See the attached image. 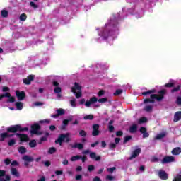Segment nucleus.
<instances>
[{
    "label": "nucleus",
    "mask_w": 181,
    "mask_h": 181,
    "mask_svg": "<svg viewBox=\"0 0 181 181\" xmlns=\"http://www.w3.org/2000/svg\"><path fill=\"white\" fill-rule=\"evenodd\" d=\"M98 144H100V141H96L93 144H90V147L91 148H95V146H97V145H98Z\"/></svg>",
    "instance_id": "5fc2aeb1"
},
{
    "label": "nucleus",
    "mask_w": 181,
    "mask_h": 181,
    "mask_svg": "<svg viewBox=\"0 0 181 181\" xmlns=\"http://www.w3.org/2000/svg\"><path fill=\"white\" fill-rule=\"evenodd\" d=\"M28 145L30 148H36L37 146V143L35 139L30 140V142L28 143Z\"/></svg>",
    "instance_id": "4be33fe9"
},
{
    "label": "nucleus",
    "mask_w": 181,
    "mask_h": 181,
    "mask_svg": "<svg viewBox=\"0 0 181 181\" xmlns=\"http://www.w3.org/2000/svg\"><path fill=\"white\" fill-rule=\"evenodd\" d=\"M15 105H16L17 110H21L23 108V103H22L21 102L16 103Z\"/></svg>",
    "instance_id": "bb28decb"
},
{
    "label": "nucleus",
    "mask_w": 181,
    "mask_h": 181,
    "mask_svg": "<svg viewBox=\"0 0 181 181\" xmlns=\"http://www.w3.org/2000/svg\"><path fill=\"white\" fill-rule=\"evenodd\" d=\"M8 91H9V88L8 86L3 87V89H2L3 93H6Z\"/></svg>",
    "instance_id": "69168bd1"
},
{
    "label": "nucleus",
    "mask_w": 181,
    "mask_h": 181,
    "mask_svg": "<svg viewBox=\"0 0 181 181\" xmlns=\"http://www.w3.org/2000/svg\"><path fill=\"white\" fill-rule=\"evenodd\" d=\"M122 135H124V132L121 130L116 132V136H122Z\"/></svg>",
    "instance_id": "603ef678"
},
{
    "label": "nucleus",
    "mask_w": 181,
    "mask_h": 181,
    "mask_svg": "<svg viewBox=\"0 0 181 181\" xmlns=\"http://www.w3.org/2000/svg\"><path fill=\"white\" fill-rule=\"evenodd\" d=\"M7 132L0 134V142H4L6 138H12L13 134L16 132H23L25 131H29V127H22L21 124L12 125L6 128Z\"/></svg>",
    "instance_id": "f257e3e1"
},
{
    "label": "nucleus",
    "mask_w": 181,
    "mask_h": 181,
    "mask_svg": "<svg viewBox=\"0 0 181 181\" xmlns=\"http://www.w3.org/2000/svg\"><path fill=\"white\" fill-rule=\"evenodd\" d=\"M90 104H95V103H97V101H98V98H97V97L94 96L90 98L89 100Z\"/></svg>",
    "instance_id": "2f4dec72"
},
{
    "label": "nucleus",
    "mask_w": 181,
    "mask_h": 181,
    "mask_svg": "<svg viewBox=\"0 0 181 181\" xmlns=\"http://www.w3.org/2000/svg\"><path fill=\"white\" fill-rule=\"evenodd\" d=\"M30 5L32 8H34V9L39 8V6L36 5V4H35L33 1H30Z\"/></svg>",
    "instance_id": "de8ad7c7"
},
{
    "label": "nucleus",
    "mask_w": 181,
    "mask_h": 181,
    "mask_svg": "<svg viewBox=\"0 0 181 181\" xmlns=\"http://www.w3.org/2000/svg\"><path fill=\"white\" fill-rule=\"evenodd\" d=\"M22 160H24V166H25V168H29V163L33 162L35 158L29 155H24L22 157Z\"/></svg>",
    "instance_id": "0eeeda50"
},
{
    "label": "nucleus",
    "mask_w": 181,
    "mask_h": 181,
    "mask_svg": "<svg viewBox=\"0 0 181 181\" xmlns=\"http://www.w3.org/2000/svg\"><path fill=\"white\" fill-rule=\"evenodd\" d=\"M167 93L168 90H166V89H162L158 92V94H151L150 99L146 98L144 100V104H148V103H155V100L160 102L165 98V95H166Z\"/></svg>",
    "instance_id": "f03ea898"
},
{
    "label": "nucleus",
    "mask_w": 181,
    "mask_h": 181,
    "mask_svg": "<svg viewBox=\"0 0 181 181\" xmlns=\"http://www.w3.org/2000/svg\"><path fill=\"white\" fill-rule=\"evenodd\" d=\"M100 124H94L93 125V132L92 135L93 136H98L100 135Z\"/></svg>",
    "instance_id": "9d476101"
},
{
    "label": "nucleus",
    "mask_w": 181,
    "mask_h": 181,
    "mask_svg": "<svg viewBox=\"0 0 181 181\" xmlns=\"http://www.w3.org/2000/svg\"><path fill=\"white\" fill-rule=\"evenodd\" d=\"M122 93H124L122 89H117L116 91L113 93V95H121Z\"/></svg>",
    "instance_id": "72a5a7b5"
},
{
    "label": "nucleus",
    "mask_w": 181,
    "mask_h": 181,
    "mask_svg": "<svg viewBox=\"0 0 181 181\" xmlns=\"http://www.w3.org/2000/svg\"><path fill=\"white\" fill-rule=\"evenodd\" d=\"M114 126L112 125H108V130H109V132H114Z\"/></svg>",
    "instance_id": "13d9d810"
},
{
    "label": "nucleus",
    "mask_w": 181,
    "mask_h": 181,
    "mask_svg": "<svg viewBox=\"0 0 181 181\" xmlns=\"http://www.w3.org/2000/svg\"><path fill=\"white\" fill-rule=\"evenodd\" d=\"M69 120L65 119L63 120L62 124L63 125H64V127H67L69 125Z\"/></svg>",
    "instance_id": "bf43d9fd"
},
{
    "label": "nucleus",
    "mask_w": 181,
    "mask_h": 181,
    "mask_svg": "<svg viewBox=\"0 0 181 181\" xmlns=\"http://www.w3.org/2000/svg\"><path fill=\"white\" fill-rule=\"evenodd\" d=\"M15 101H16L15 97L11 95V97H8V100H7V103H15Z\"/></svg>",
    "instance_id": "49530a36"
},
{
    "label": "nucleus",
    "mask_w": 181,
    "mask_h": 181,
    "mask_svg": "<svg viewBox=\"0 0 181 181\" xmlns=\"http://www.w3.org/2000/svg\"><path fill=\"white\" fill-rule=\"evenodd\" d=\"M141 134H143V138H149V133L148 132V130L146 129V127H141L139 129Z\"/></svg>",
    "instance_id": "dca6fc26"
},
{
    "label": "nucleus",
    "mask_w": 181,
    "mask_h": 181,
    "mask_svg": "<svg viewBox=\"0 0 181 181\" xmlns=\"http://www.w3.org/2000/svg\"><path fill=\"white\" fill-rule=\"evenodd\" d=\"M70 104H71V107H76V99L71 100Z\"/></svg>",
    "instance_id": "4d7b16f0"
},
{
    "label": "nucleus",
    "mask_w": 181,
    "mask_h": 181,
    "mask_svg": "<svg viewBox=\"0 0 181 181\" xmlns=\"http://www.w3.org/2000/svg\"><path fill=\"white\" fill-rule=\"evenodd\" d=\"M79 135H80V136L86 137V136H87V132L84 130H81L79 132Z\"/></svg>",
    "instance_id": "a18cd8bd"
},
{
    "label": "nucleus",
    "mask_w": 181,
    "mask_h": 181,
    "mask_svg": "<svg viewBox=\"0 0 181 181\" xmlns=\"http://www.w3.org/2000/svg\"><path fill=\"white\" fill-rule=\"evenodd\" d=\"M117 169V168L115 167H112L110 168H107V170L110 173H112L114 172V170H115Z\"/></svg>",
    "instance_id": "864d4df0"
},
{
    "label": "nucleus",
    "mask_w": 181,
    "mask_h": 181,
    "mask_svg": "<svg viewBox=\"0 0 181 181\" xmlns=\"http://www.w3.org/2000/svg\"><path fill=\"white\" fill-rule=\"evenodd\" d=\"M95 170V166L93 165H88V170L89 172H93Z\"/></svg>",
    "instance_id": "79ce46f5"
},
{
    "label": "nucleus",
    "mask_w": 181,
    "mask_h": 181,
    "mask_svg": "<svg viewBox=\"0 0 181 181\" xmlns=\"http://www.w3.org/2000/svg\"><path fill=\"white\" fill-rule=\"evenodd\" d=\"M117 148V144L112 143L110 144V149H115Z\"/></svg>",
    "instance_id": "680f3d73"
},
{
    "label": "nucleus",
    "mask_w": 181,
    "mask_h": 181,
    "mask_svg": "<svg viewBox=\"0 0 181 181\" xmlns=\"http://www.w3.org/2000/svg\"><path fill=\"white\" fill-rule=\"evenodd\" d=\"M9 15V12L5 9L1 11V17L2 18H8V16Z\"/></svg>",
    "instance_id": "cd10ccee"
},
{
    "label": "nucleus",
    "mask_w": 181,
    "mask_h": 181,
    "mask_svg": "<svg viewBox=\"0 0 181 181\" xmlns=\"http://www.w3.org/2000/svg\"><path fill=\"white\" fill-rule=\"evenodd\" d=\"M164 87H165V88H172L175 87V83H168L165 84Z\"/></svg>",
    "instance_id": "c9c22d12"
},
{
    "label": "nucleus",
    "mask_w": 181,
    "mask_h": 181,
    "mask_svg": "<svg viewBox=\"0 0 181 181\" xmlns=\"http://www.w3.org/2000/svg\"><path fill=\"white\" fill-rule=\"evenodd\" d=\"M71 93L75 94L76 98L78 99L81 98L82 95L81 93V86L77 82L74 83V86L71 88Z\"/></svg>",
    "instance_id": "20e7f679"
},
{
    "label": "nucleus",
    "mask_w": 181,
    "mask_h": 181,
    "mask_svg": "<svg viewBox=\"0 0 181 181\" xmlns=\"http://www.w3.org/2000/svg\"><path fill=\"white\" fill-rule=\"evenodd\" d=\"M33 80H35V76L33 75H29L27 76L26 78H24L23 80L24 84H25L26 86H30V83H32V81H33Z\"/></svg>",
    "instance_id": "ddd939ff"
},
{
    "label": "nucleus",
    "mask_w": 181,
    "mask_h": 181,
    "mask_svg": "<svg viewBox=\"0 0 181 181\" xmlns=\"http://www.w3.org/2000/svg\"><path fill=\"white\" fill-rule=\"evenodd\" d=\"M18 152L21 153V155H25V153L28 152V150L25 148V146H21L18 147Z\"/></svg>",
    "instance_id": "412c9836"
},
{
    "label": "nucleus",
    "mask_w": 181,
    "mask_h": 181,
    "mask_svg": "<svg viewBox=\"0 0 181 181\" xmlns=\"http://www.w3.org/2000/svg\"><path fill=\"white\" fill-rule=\"evenodd\" d=\"M16 135L19 138L21 142H28L30 139L28 134L17 133Z\"/></svg>",
    "instance_id": "9b49d317"
},
{
    "label": "nucleus",
    "mask_w": 181,
    "mask_h": 181,
    "mask_svg": "<svg viewBox=\"0 0 181 181\" xmlns=\"http://www.w3.org/2000/svg\"><path fill=\"white\" fill-rule=\"evenodd\" d=\"M112 35H114V30H110V24H106L105 29L102 31V37L108 39V37L112 36Z\"/></svg>",
    "instance_id": "39448f33"
},
{
    "label": "nucleus",
    "mask_w": 181,
    "mask_h": 181,
    "mask_svg": "<svg viewBox=\"0 0 181 181\" xmlns=\"http://www.w3.org/2000/svg\"><path fill=\"white\" fill-rule=\"evenodd\" d=\"M70 141H71V139H70V133H64L59 134L58 139L55 140V144H59L60 146H63V142L69 144Z\"/></svg>",
    "instance_id": "7ed1b4c3"
},
{
    "label": "nucleus",
    "mask_w": 181,
    "mask_h": 181,
    "mask_svg": "<svg viewBox=\"0 0 181 181\" xmlns=\"http://www.w3.org/2000/svg\"><path fill=\"white\" fill-rule=\"evenodd\" d=\"M165 136H166V134L165 133H160L156 135V136L155 137V139L156 140L163 139V138H165Z\"/></svg>",
    "instance_id": "a878e982"
},
{
    "label": "nucleus",
    "mask_w": 181,
    "mask_h": 181,
    "mask_svg": "<svg viewBox=\"0 0 181 181\" xmlns=\"http://www.w3.org/2000/svg\"><path fill=\"white\" fill-rule=\"evenodd\" d=\"M98 103H100V104H104V103H107L108 101V99L107 98H103L98 100Z\"/></svg>",
    "instance_id": "58836bf2"
},
{
    "label": "nucleus",
    "mask_w": 181,
    "mask_h": 181,
    "mask_svg": "<svg viewBox=\"0 0 181 181\" xmlns=\"http://www.w3.org/2000/svg\"><path fill=\"white\" fill-rule=\"evenodd\" d=\"M158 177L161 180H168L169 179V175H168V173L165 170H160L158 173Z\"/></svg>",
    "instance_id": "6e6552de"
},
{
    "label": "nucleus",
    "mask_w": 181,
    "mask_h": 181,
    "mask_svg": "<svg viewBox=\"0 0 181 181\" xmlns=\"http://www.w3.org/2000/svg\"><path fill=\"white\" fill-rule=\"evenodd\" d=\"M131 139H132V136H126L123 141V144H127V142H129Z\"/></svg>",
    "instance_id": "473e14b6"
},
{
    "label": "nucleus",
    "mask_w": 181,
    "mask_h": 181,
    "mask_svg": "<svg viewBox=\"0 0 181 181\" xmlns=\"http://www.w3.org/2000/svg\"><path fill=\"white\" fill-rule=\"evenodd\" d=\"M72 149H79L81 151V149H84V145L81 143H76L75 145H71V146Z\"/></svg>",
    "instance_id": "f3484780"
},
{
    "label": "nucleus",
    "mask_w": 181,
    "mask_h": 181,
    "mask_svg": "<svg viewBox=\"0 0 181 181\" xmlns=\"http://www.w3.org/2000/svg\"><path fill=\"white\" fill-rule=\"evenodd\" d=\"M11 175H13L16 177H19V172H18V170L16 168H11Z\"/></svg>",
    "instance_id": "5701e85b"
},
{
    "label": "nucleus",
    "mask_w": 181,
    "mask_h": 181,
    "mask_svg": "<svg viewBox=\"0 0 181 181\" xmlns=\"http://www.w3.org/2000/svg\"><path fill=\"white\" fill-rule=\"evenodd\" d=\"M16 95L19 101H23V100H25V97H26V93H25V91L16 90Z\"/></svg>",
    "instance_id": "f8f14e48"
},
{
    "label": "nucleus",
    "mask_w": 181,
    "mask_h": 181,
    "mask_svg": "<svg viewBox=\"0 0 181 181\" xmlns=\"http://www.w3.org/2000/svg\"><path fill=\"white\" fill-rule=\"evenodd\" d=\"M136 131H138V126L136 124H132L129 129L130 134H135Z\"/></svg>",
    "instance_id": "6ab92c4d"
},
{
    "label": "nucleus",
    "mask_w": 181,
    "mask_h": 181,
    "mask_svg": "<svg viewBox=\"0 0 181 181\" xmlns=\"http://www.w3.org/2000/svg\"><path fill=\"white\" fill-rule=\"evenodd\" d=\"M181 119V111L176 112L174 115V122H177L180 121Z\"/></svg>",
    "instance_id": "a211bd4d"
},
{
    "label": "nucleus",
    "mask_w": 181,
    "mask_h": 181,
    "mask_svg": "<svg viewBox=\"0 0 181 181\" xmlns=\"http://www.w3.org/2000/svg\"><path fill=\"white\" fill-rule=\"evenodd\" d=\"M43 165H45V166H46V168H49V166H50V165H52V163H50V161L47 160V161H42Z\"/></svg>",
    "instance_id": "09e8293b"
},
{
    "label": "nucleus",
    "mask_w": 181,
    "mask_h": 181,
    "mask_svg": "<svg viewBox=\"0 0 181 181\" xmlns=\"http://www.w3.org/2000/svg\"><path fill=\"white\" fill-rule=\"evenodd\" d=\"M145 122H148V119L145 117H141L138 121L139 124H145Z\"/></svg>",
    "instance_id": "c756f323"
},
{
    "label": "nucleus",
    "mask_w": 181,
    "mask_h": 181,
    "mask_svg": "<svg viewBox=\"0 0 181 181\" xmlns=\"http://www.w3.org/2000/svg\"><path fill=\"white\" fill-rule=\"evenodd\" d=\"M90 158L95 162H100V160H101V156H97L95 152L90 153Z\"/></svg>",
    "instance_id": "2eb2a0df"
},
{
    "label": "nucleus",
    "mask_w": 181,
    "mask_h": 181,
    "mask_svg": "<svg viewBox=\"0 0 181 181\" xmlns=\"http://www.w3.org/2000/svg\"><path fill=\"white\" fill-rule=\"evenodd\" d=\"M40 124L39 123H35L34 124L31 125V130L30 134L32 135H42V132H39L41 129Z\"/></svg>",
    "instance_id": "423d86ee"
},
{
    "label": "nucleus",
    "mask_w": 181,
    "mask_h": 181,
    "mask_svg": "<svg viewBox=\"0 0 181 181\" xmlns=\"http://www.w3.org/2000/svg\"><path fill=\"white\" fill-rule=\"evenodd\" d=\"M171 162H175V157L166 156L161 160V163H163V165L171 163Z\"/></svg>",
    "instance_id": "1a4fd4ad"
},
{
    "label": "nucleus",
    "mask_w": 181,
    "mask_h": 181,
    "mask_svg": "<svg viewBox=\"0 0 181 181\" xmlns=\"http://www.w3.org/2000/svg\"><path fill=\"white\" fill-rule=\"evenodd\" d=\"M179 90H180V85H178L177 87L173 88L171 90V93H177V91H179Z\"/></svg>",
    "instance_id": "c03bdc74"
},
{
    "label": "nucleus",
    "mask_w": 181,
    "mask_h": 181,
    "mask_svg": "<svg viewBox=\"0 0 181 181\" xmlns=\"http://www.w3.org/2000/svg\"><path fill=\"white\" fill-rule=\"evenodd\" d=\"M4 163L5 165H11V159L9 158H6L4 160Z\"/></svg>",
    "instance_id": "e2e57ef3"
},
{
    "label": "nucleus",
    "mask_w": 181,
    "mask_h": 181,
    "mask_svg": "<svg viewBox=\"0 0 181 181\" xmlns=\"http://www.w3.org/2000/svg\"><path fill=\"white\" fill-rule=\"evenodd\" d=\"M78 159H81V156L76 155L71 158V161L76 162V160H78Z\"/></svg>",
    "instance_id": "7c9ffc66"
},
{
    "label": "nucleus",
    "mask_w": 181,
    "mask_h": 181,
    "mask_svg": "<svg viewBox=\"0 0 181 181\" xmlns=\"http://www.w3.org/2000/svg\"><path fill=\"white\" fill-rule=\"evenodd\" d=\"M83 119H85V121H93V119H94V115H87L86 116L83 117Z\"/></svg>",
    "instance_id": "b1692460"
},
{
    "label": "nucleus",
    "mask_w": 181,
    "mask_h": 181,
    "mask_svg": "<svg viewBox=\"0 0 181 181\" xmlns=\"http://www.w3.org/2000/svg\"><path fill=\"white\" fill-rule=\"evenodd\" d=\"M115 177L111 175H107L106 176V180L112 181L114 180Z\"/></svg>",
    "instance_id": "052dcab7"
},
{
    "label": "nucleus",
    "mask_w": 181,
    "mask_h": 181,
    "mask_svg": "<svg viewBox=\"0 0 181 181\" xmlns=\"http://www.w3.org/2000/svg\"><path fill=\"white\" fill-rule=\"evenodd\" d=\"M57 149L54 147H51L49 148V149L48 150V153H49V155H53V153H54V152H56Z\"/></svg>",
    "instance_id": "4c0bfd02"
},
{
    "label": "nucleus",
    "mask_w": 181,
    "mask_h": 181,
    "mask_svg": "<svg viewBox=\"0 0 181 181\" xmlns=\"http://www.w3.org/2000/svg\"><path fill=\"white\" fill-rule=\"evenodd\" d=\"M6 171L2 170H0V179L1 177H4V176H6Z\"/></svg>",
    "instance_id": "3c124183"
},
{
    "label": "nucleus",
    "mask_w": 181,
    "mask_h": 181,
    "mask_svg": "<svg viewBox=\"0 0 181 181\" xmlns=\"http://www.w3.org/2000/svg\"><path fill=\"white\" fill-rule=\"evenodd\" d=\"M153 93H156V89H151L146 92L142 93V95H148V94H153Z\"/></svg>",
    "instance_id": "393cba45"
},
{
    "label": "nucleus",
    "mask_w": 181,
    "mask_h": 181,
    "mask_svg": "<svg viewBox=\"0 0 181 181\" xmlns=\"http://www.w3.org/2000/svg\"><path fill=\"white\" fill-rule=\"evenodd\" d=\"M104 94H105V90H99V92L98 93V95L99 97H103V95H104Z\"/></svg>",
    "instance_id": "8fccbe9b"
},
{
    "label": "nucleus",
    "mask_w": 181,
    "mask_h": 181,
    "mask_svg": "<svg viewBox=\"0 0 181 181\" xmlns=\"http://www.w3.org/2000/svg\"><path fill=\"white\" fill-rule=\"evenodd\" d=\"M8 146H13V145H15V144H16V141H15L14 139H11L10 141H8Z\"/></svg>",
    "instance_id": "a19ab883"
},
{
    "label": "nucleus",
    "mask_w": 181,
    "mask_h": 181,
    "mask_svg": "<svg viewBox=\"0 0 181 181\" xmlns=\"http://www.w3.org/2000/svg\"><path fill=\"white\" fill-rule=\"evenodd\" d=\"M172 155H180L181 153V148L180 147H176L171 151Z\"/></svg>",
    "instance_id": "aec40b11"
},
{
    "label": "nucleus",
    "mask_w": 181,
    "mask_h": 181,
    "mask_svg": "<svg viewBox=\"0 0 181 181\" xmlns=\"http://www.w3.org/2000/svg\"><path fill=\"white\" fill-rule=\"evenodd\" d=\"M152 110H153L152 105H146L144 107V110H146V112H151V111H152Z\"/></svg>",
    "instance_id": "e433bc0d"
},
{
    "label": "nucleus",
    "mask_w": 181,
    "mask_h": 181,
    "mask_svg": "<svg viewBox=\"0 0 181 181\" xmlns=\"http://www.w3.org/2000/svg\"><path fill=\"white\" fill-rule=\"evenodd\" d=\"M83 176L81 175H77L76 177H75V179L76 180L78 181V180H81Z\"/></svg>",
    "instance_id": "338daca9"
},
{
    "label": "nucleus",
    "mask_w": 181,
    "mask_h": 181,
    "mask_svg": "<svg viewBox=\"0 0 181 181\" xmlns=\"http://www.w3.org/2000/svg\"><path fill=\"white\" fill-rule=\"evenodd\" d=\"M173 181H181V175H177Z\"/></svg>",
    "instance_id": "6e6d98bb"
},
{
    "label": "nucleus",
    "mask_w": 181,
    "mask_h": 181,
    "mask_svg": "<svg viewBox=\"0 0 181 181\" xmlns=\"http://www.w3.org/2000/svg\"><path fill=\"white\" fill-rule=\"evenodd\" d=\"M139 153H141V148L135 149L132 156L129 158V160H132V159H135V158L139 156Z\"/></svg>",
    "instance_id": "4468645a"
},
{
    "label": "nucleus",
    "mask_w": 181,
    "mask_h": 181,
    "mask_svg": "<svg viewBox=\"0 0 181 181\" xmlns=\"http://www.w3.org/2000/svg\"><path fill=\"white\" fill-rule=\"evenodd\" d=\"M11 180V175H6L4 178H0V181H10Z\"/></svg>",
    "instance_id": "37998d69"
},
{
    "label": "nucleus",
    "mask_w": 181,
    "mask_h": 181,
    "mask_svg": "<svg viewBox=\"0 0 181 181\" xmlns=\"http://www.w3.org/2000/svg\"><path fill=\"white\" fill-rule=\"evenodd\" d=\"M54 93H55V94H59L62 93V88L56 87L55 88H54Z\"/></svg>",
    "instance_id": "ea45409f"
},
{
    "label": "nucleus",
    "mask_w": 181,
    "mask_h": 181,
    "mask_svg": "<svg viewBox=\"0 0 181 181\" xmlns=\"http://www.w3.org/2000/svg\"><path fill=\"white\" fill-rule=\"evenodd\" d=\"M57 114L58 115L59 117L62 116V115H64V110L59 108V109H57Z\"/></svg>",
    "instance_id": "c85d7f7f"
},
{
    "label": "nucleus",
    "mask_w": 181,
    "mask_h": 181,
    "mask_svg": "<svg viewBox=\"0 0 181 181\" xmlns=\"http://www.w3.org/2000/svg\"><path fill=\"white\" fill-rule=\"evenodd\" d=\"M11 166H19V163L16 160H13L12 163H11Z\"/></svg>",
    "instance_id": "0e129e2a"
},
{
    "label": "nucleus",
    "mask_w": 181,
    "mask_h": 181,
    "mask_svg": "<svg viewBox=\"0 0 181 181\" xmlns=\"http://www.w3.org/2000/svg\"><path fill=\"white\" fill-rule=\"evenodd\" d=\"M176 104H177V105H181V98L180 97L177 98Z\"/></svg>",
    "instance_id": "774afa93"
},
{
    "label": "nucleus",
    "mask_w": 181,
    "mask_h": 181,
    "mask_svg": "<svg viewBox=\"0 0 181 181\" xmlns=\"http://www.w3.org/2000/svg\"><path fill=\"white\" fill-rule=\"evenodd\" d=\"M27 18H28V16H26L25 13H22L19 17L20 21H26Z\"/></svg>",
    "instance_id": "f704fd0d"
}]
</instances>
